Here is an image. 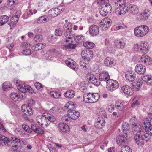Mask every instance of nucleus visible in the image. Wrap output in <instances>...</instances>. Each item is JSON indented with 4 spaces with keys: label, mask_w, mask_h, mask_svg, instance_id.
I'll return each mask as SVG.
<instances>
[{
    "label": "nucleus",
    "mask_w": 152,
    "mask_h": 152,
    "mask_svg": "<svg viewBox=\"0 0 152 152\" xmlns=\"http://www.w3.org/2000/svg\"><path fill=\"white\" fill-rule=\"evenodd\" d=\"M23 143V141L17 137H13L9 138L5 136L0 135V147L6 145L18 148L20 145Z\"/></svg>",
    "instance_id": "1"
},
{
    "label": "nucleus",
    "mask_w": 152,
    "mask_h": 152,
    "mask_svg": "<svg viewBox=\"0 0 152 152\" xmlns=\"http://www.w3.org/2000/svg\"><path fill=\"white\" fill-rule=\"evenodd\" d=\"M81 56L83 60L80 61V65L83 68L86 67V65L88 64L90 60L93 57V53L92 51L88 50V51L83 50L81 52Z\"/></svg>",
    "instance_id": "2"
},
{
    "label": "nucleus",
    "mask_w": 152,
    "mask_h": 152,
    "mask_svg": "<svg viewBox=\"0 0 152 152\" xmlns=\"http://www.w3.org/2000/svg\"><path fill=\"white\" fill-rule=\"evenodd\" d=\"M101 4V7L99 11L102 16H105L111 12L112 8L109 3V0H99Z\"/></svg>",
    "instance_id": "3"
},
{
    "label": "nucleus",
    "mask_w": 152,
    "mask_h": 152,
    "mask_svg": "<svg viewBox=\"0 0 152 152\" xmlns=\"http://www.w3.org/2000/svg\"><path fill=\"white\" fill-rule=\"evenodd\" d=\"M149 27L146 25H141L136 27L134 30L135 36L138 37H142L148 33Z\"/></svg>",
    "instance_id": "4"
},
{
    "label": "nucleus",
    "mask_w": 152,
    "mask_h": 152,
    "mask_svg": "<svg viewBox=\"0 0 152 152\" xmlns=\"http://www.w3.org/2000/svg\"><path fill=\"white\" fill-rule=\"evenodd\" d=\"M64 9L63 7L62 6H59L57 8L52 9L48 12V16L51 18L56 17L62 12Z\"/></svg>",
    "instance_id": "5"
},
{
    "label": "nucleus",
    "mask_w": 152,
    "mask_h": 152,
    "mask_svg": "<svg viewBox=\"0 0 152 152\" xmlns=\"http://www.w3.org/2000/svg\"><path fill=\"white\" fill-rule=\"evenodd\" d=\"M36 118L37 122L42 127L46 128L49 125V123H48V120L47 119L44 113L42 115L37 116Z\"/></svg>",
    "instance_id": "6"
},
{
    "label": "nucleus",
    "mask_w": 152,
    "mask_h": 152,
    "mask_svg": "<svg viewBox=\"0 0 152 152\" xmlns=\"http://www.w3.org/2000/svg\"><path fill=\"white\" fill-rule=\"evenodd\" d=\"M106 83L107 89L111 92L114 91L119 87L118 83L115 80L110 79L106 82Z\"/></svg>",
    "instance_id": "7"
},
{
    "label": "nucleus",
    "mask_w": 152,
    "mask_h": 152,
    "mask_svg": "<svg viewBox=\"0 0 152 152\" xmlns=\"http://www.w3.org/2000/svg\"><path fill=\"white\" fill-rule=\"evenodd\" d=\"M144 132H142L140 134L135 135L134 137V140L136 143L138 145H141L143 144L145 140L147 141L145 138V136Z\"/></svg>",
    "instance_id": "8"
},
{
    "label": "nucleus",
    "mask_w": 152,
    "mask_h": 152,
    "mask_svg": "<svg viewBox=\"0 0 152 152\" xmlns=\"http://www.w3.org/2000/svg\"><path fill=\"white\" fill-rule=\"evenodd\" d=\"M111 20L108 18H105L102 19L100 23V27L102 30H107L111 24Z\"/></svg>",
    "instance_id": "9"
},
{
    "label": "nucleus",
    "mask_w": 152,
    "mask_h": 152,
    "mask_svg": "<svg viewBox=\"0 0 152 152\" xmlns=\"http://www.w3.org/2000/svg\"><path fill=\"white\" fill-rule=\"evenodd\" d=\"M99 26L96 25H93L89 27V33L92 37L96 36L99 34Z\"/></svg>",
    "instance_id": "10"
},
{
    "label": "nucleus",
    "mask_w": 152,
    "mask_h": 152,
    "mask_svg": "<svg viewBox=\"0 0 152 152\" xmlns=\"http://www.w3.org/2000/svg\"><path fill=\"white\" fill-rule=\"evenodd\" d=\"M65 62L67 66L75 71H77L78 70V66L75 61L72 59L70 58L67 59L65 61Z\"/></svg>",
    "instance_id": "11"
},
{
    "label": "nucleus",
    "mask_w": 152,
    "mask_h": 152,
    "mask_svg": "<svg viewBox=\"0 0 152 152\" xmlns=\"http://www.w3.org/2000/svg\"><path fill=\"white\" fill-rule=\"evenodd\" d=\"M22 111L26 115H31L33 114V111L29 105L26 104L23 105L21 107Z\"/></svg>",
    "instance_id": "12"
},
{
    "label": "nucleus",
    "mask_w": 152,
    "mask_h": 152,
    "mask_svg": "<svg viewBox=\"0 0 152 152\" xmlns=\"http://www.w3.org/2000/svg\"><path fill=\"white\" fill-rule=\"evenodd\" d=\"M146 71V67L141 64H137L135 67V71L139 74L144 75Z\"/></svg>",
    "instance_id": "13"
},
{
    "label": "nucleus",
    "mask_w": 152,
    "mask_h": 152,
    "mask_svg": "<svg viewBox=\"0 0 152 152\" xmlns=\"http://www.w3.org/2000/svg\"><path fill=\"white\" fill-rule=\"evenodd\" d=\"M127 135H121L118 136L116 139L117 144L119 145H123L126 143L127 141Z\"/></svg>",
    "instance_id": "14"
},
{
    "label": "nucleus",
    "mask_w": 152,
    "mask_h": 152,
    "mask_svg": "<svg viewBox=\"0 0 152 152\" xmlns=\"http://www.w3.org/2000/svg\"><path fill=\"white\" fill-rule=\"evenodd\" d=\"M149 45L145 41H142L140 43V52L145 53L149 50Z\"/></svg>",
    "instance_id": "15"
},
{
    "label": "nucleus",
    "mask_w": 152,
    "mask_h": 152,
    "mask_svg": "<svg viewBox=\"0 0 152 152\" xmlns=\"http://www.w3.org/2000/svg\"><path fill=\"white\" fill-rule=\"evenodd\" d=\"M141 62L144 64L149 65L152 62L151 58L145 54L142 55L140 58Z\"/></svg>",
    "instance_id": "16"
},
{
    "label": "nucleus",
    "mask_w": 152,
    "mask_h": 152,
    "mask_svg": "<svg viewBox=\"0 0 152 152\" xmlns=\"http://www.w3.org/2000/svg\"><path fill=\"white\" fill-rule=\"evenodd\" d=\"M58 128L59 132L61 133H66L69 130V126L66 124L63 123H60L58 125Z\"/></svg>",
    "instance_id": "17"
},
{
    "label": "nucleus",
    "mask_w": 152,
    "mask_h": 152,
    "mask_svg": "<svg viewBox=\"0 0 152 152\" xmlns=\"http://www.w3.org/2000/svg\"><path fill=\"white\" fill-rule=\"evenodd\" d=\"M99 79L100 81H106L107 82L110 80V76L107 71H104L100 73L99 76Z\"/></svg>",
    "instance_id": "18"
},
{
    "label": "nucleus",
    "mask_w": 152,
    "mask_h": 152,
    "mask_svg": "<svg viewBox=\"0 0 152 152\" xmlns=\"http://www.w3.org/2000/svg\"><path fill=\"white\" fill-rule=\"evenodd\" d=\"M105 122L104 119L102 118H98L95 120L94 126L96 128L102 129L104 126Z\"/></svg>",
    "instance_id": "19"
},
{
    "label": "nucleus",
    "mask_w": 152,
    "mask_h": 152,
    "mask_svg": "<svg viewBox=\"0 0 152 152\" xmlns=\"http://www.w3.org/2000/svg\"><path fill=\"white\" fill-rule=\"evenodd\" d=\"M67 114L68 117L73 120L77 119L80 115L79 112L75 110L73 111H67Z\"/></svg>",
    "instance_id": "20"
},
{
    "label": "nucleus",
    "mask_w": 152,
    "mask_h": 152,
    "mask_svg": "<svg viewBox=\"0 0 152 152\" xmlns=\"http://www.w3.org/2000/svg\"><path fill=\"white\" fill-rule=\"evenodd\" d=\"M121 90L124 93L129 96H131L134 93L132 88L127 85L123 86Z\"/></svg>",
    "instance_id": "21"
},
{
    "label": "nucleus",
    "mask_w": 152,
    "mask_h": 152,
    "mask_svg": "<svg viewBox=\"0 0 152 152\" xmlns=\"http://www.w3.org/2000/svg\"><path fill=\"white\" fill-rule=\"evenodd\" d=\"M125 77L127 80L132 82L134 81L136 78V74L134 72L131 71H129L126 72Z\"/></svg>",
    "instance_id": "22"
},
{
    "label": "nucleus",
    "mask_w": 152,
    "mask_h": 152,
    "mask_svg": "<svg viewBox=\"0 0 152 152\" xmlns=\"http://www.w3.org/2000/svg\"><path fill=\"white\" fill-rule=\"evenodd\" d=\"M71 32V29H70L69 28H68L66 31L64 33L65 38L64 39V41L65 42H67V41H72L71 36L72 35V34Z\"/></svg>",
    "instance_id": "23"
},
{
    "label": "nucleus",
    "mask_w": 152,
    "mask_h": 152,
    "mask_svg": "<svg viewBox=\"0 0 152 152\" xmlns=\"http://www.w3.org/2000/svg\"><path fill=\"white\" fill-rule=\"evenodd\" d=\"M128 11H130L134 14L137 13L138 12V8L137 7L133 4H129L127 5V7H126Z\"/></svg>",
    "instance_id": "24"
},
{
    "label": "nucleus",
    "mask_w": 152,
    "mask_h": 152,
    "mask_svg": "<svg viewBox=\"0 0 152 152\" xmlns=\"http://www.w3.org/2000/svg\"><path fill=\"white\" fill-rule=\"evenodd\" d=\"M134 126L132 129L134 134L138 135L139 134H140L142 132H144V131H142L141 127L140 124H136Z\"/></svg>",
    "instance_id": "25"
},
{
    "label": "nucleus",
    "mask_w": 152,
    "mask_h": 152,
    "mask_svg": "<svg viewBox=\"0 0 152 152\" xmlns=\"http://www.w3.org/2000/svg\"><path fill=\"white\" fill-rule=\"evenodd\" d=\"M104 64L107 66H114L115 64V61L113 58L107 57L105 59Z\"/></svg>",
    "instance_id": "26"
},
{
    "label": "nucleus",
    "mask_w": 152,
    "mask_h": 152,
    "mask_svg": "<svg viewBox=\"0 0 152 152\" xmlns=\"http://www.w3.org/2000/svg\"><path fill=\"white\" fill-rule=\"evenodd\" d=\"M128 11L127 9L124 6L119 7L116 9L115 12L117 15H123Z\"/></svg>",
    "instance_id": "27"
},
{
    "label": "nucleus",
    "mask_w": 152,
    "mask_h": 152,
    "mask_svg": "<svg viewBox=\"0 0 152 152\" xmlns=\"http://www.w3.org/2000/svg\"><path fill=\"white\" fill-rule=\"evenodd\" d=\"M114 45L118 48L123 49L124 47L125 43L123 40H119L115 41Z\"/></svg>",
    "instance_id": "28"
},
{
    "label": "nucleus",
    "mask_w": 152,
    "mask_h": 152,
    "mask_svg": "<svg viewBox=\"0 0 152 152\" xmlns=\"http://www.w3.org/2000/svg\"><path fill=\"white\" fill-rule=\"evenodd\" d=\"M15 81L16 85L17 86L18 88L20 91L24 93L26 92V88H25V87L23 86L20 81L18 80H15L14 81V82H15Z\"/></svg>",
    "instance_id": "29"
},
{
    "label": "nucleus",
    "mask_w": 152,
    "mask_h": 152,
    "mask_svg": "<svg viewBox=\"0 0 152 152\" xmlns=\"http://www.w3.org/2000/svg\"><path fill=\"white\" fill-rule=\"evenodd\" d=\"M31 131H33L34 132L37 133L42 134L44 133V131L40 128H39L36 124H32L31 126Z\"/></svg>",
    "instance_id": "30"
},
{
    "label": "nucleus",
    "mask_w": 152,
    "mask_h": 152,
    "mask_svg": "<svg viewBox=\"0 0 152 152\" xmlns=\"http://www.w3.org/2000/svg\"><path fill=\"white\" fill-rule=\"evenodd\" d=\"M142 80L146 82L149 85H152V77L150 75L148 74L142 77Z\"/></svg>",
    "instance_id": "31"
},
{
    "label": "nucleus",
    "mask_w": 152,
    "mask_h": 152,
    "mask_svg": "<svg viewBox=\"0 0 152 152\" xmlns=\"http://www.w3.org/2000/svg\"><path fill=\"white\" fill-rule=\"evenodd\" d=\"M148 131H147L145 129V131H144V133L145 134V136L147 140H149L151 138L152 136V125L151 126H148Z\"/></svg>",
    "instance_id": "32"
},
{
    "label": "nucleus",
    "mask_w": 152,
    "mask_h": 152,
    "mask_svg": "<svg viewBox=\"0 0 152 152\" xmlns=\"http://www.w3.org/2000/svg\"><path fill=\"white\" fill-rule=\"evenodd\" d=\"M75 94V92L74 90L69 89L64 93V96L67 98L71 99L74 97Z\"/></svg>",
    "instance_id": "33"
},
{
    "label": "nucleus",
    "mask_w": 152,
    "mask_h": 152,
    "mask_svg": "<svg viewBox=\"0 0 152 152\" xmlns=\"http://www.w3.org/2000/svg\"><path fill=\"white\" fill-rule=\"evenodd\" d=\"M151 125H152V117H148L145 120L142 125V127L143 129H145L146 130L148 126Z\"/></svg>",
    "instance_id": "34"
},
{
    "label": "nucleus",
    "mask_w": 152,
    "mask_h": 152,
    "mask_svg": "<svg viewBox=\"0 0 152 152\" xmlns=\"http://www.w3.org/2000/svg\"><path fill=\"white\" fill-rule=\"evenodd\" d=\"M150 12L149 10L146 9L144 10L141 14L140 18L141 19L145 20H147L150 15Z\"/></svg>",
    "instance_id": "35"
},
{
    "label": "nucleus",
    "mask_w": 152,
    "mask_h": 152,
    "mask_svg": "<svg viewBox=\"0 0 152 152\" xmlns=\"http://www.w3.org/2000/svg\"><path fill=\"white\" fill-rule=\"evenodd\" d=\"M49 94L51 97L55 99H58L61 96L60 92L57 91H51L50 92Z\"/></svg>",
    "instance_id": "36"
},
{
    "label": "nucleus",
    "mask_w": 152,
    "mask_h": 152,
    "mask_svg": "<svg viewBox=\"0 0 152 152\" xmlns=\"http://www.w3.org/2000/svg\"><path fill=\"white\" fill-rule=\"evenodd\" d=\"M9 20V18L7 15H2L0 17V26L6 23Z\"/></svg>",
    "instance_id": "37"
},
{
    "label": "nucleus",
    "mask_w": 152,
    "mask_h": 152,
    "mask_svg": "<svg viewBox=\"0 0 152 152\" xmlns=\"http://www.w3.org/2000/svg\"><path fill=\"white\" fill-rule=\"evenodd\" d=\"M75 107L74 104L72 102L71 104H66L64 106V109L66 110L67 111H73L75 110Z\"/></svg>",
    "instance_id": "38"
},
{
    "label": "nucleus",
    "mask_w": 152,
    "mask_h": 152,
    "mask_svg": "<svg viewBox=\"0 0 152 152\" xmlns=\"http://www.w3.org/2000/svg\"><path fill=\"white\" fill-rule=\"evenodd\" d=\"M45 44L43 43H38L33 45L32 49L35 50H39L44 48Z\"/></svg>",
    "instance_id": "39"
},
{
    "label": "nucleus",
    "mask_w": 152,
    "mask_h": 152,
    "mask_svg": "<svg viewBox=\"0 0 152 152\" xmlns=\"http://www.w3.org/2000/svg\"><path fill=\"white\" fill-rule=\"evenodd\" d=\"M142 80H140L135 81L133 84V86H134V89L136 91H138L140 86L142 85Z\"/></svg>",
    "instance_id": "40"
},
{
    "label": "nucleus",
    "mask_w": 152,
    "mask_h": 152,
    "mask_svg": "<svg viewBox=\"0 0 152 152\" xmlns=\"http://www.w3.org/2000/svg\"><path fill=\"white\" fill-rule=\"evenodd\" d=\"M122 128L123 132L125 133L126 135H127L128 131H129L130 129L129 124L127 123H124L122 126Z\"/></svg>",
    "instance_id": "41"
},
{
    "label": "nucleus",
    "mask_w": 152,
    "mask_h": 152,
    "mask_svg": "<svg viewBox=\"0 0 152 152\" xmlns=\"http://www.w3.org/2000/svg\"><path fill=\"white\" fill-rule=\"evenodd\" d=\"M44 113L45 116L46 117L47 119L48 120V123H49V124L50 122H53L55 121L56 119L53 116L50 114L46 113Z\"/></svg>",
    "instance_id": "42"
},
{
    "label": "nucleus",
    "mask_w": 152,
    "mask_h": 152,
    "mask_svg": "<svg viewBox=\"0 0 152 152\" xmlns=\"http://www.w3.org/2000/svg\"><path fill=\"white\" fill-rule=\"evenodd\" d=\"M124 103L123 102H121L118 101L115 104V107L117 110L121 111L124 108Z\"/></svg>",
    "instance_id": "43"
},
{
    "label": "nucleus",
    "mask_w": 152,
    "mask_h": 152,
    "mask_svg": "<svg viewBox=\"0 0 152 152\" xmlns=\"http://www.w3.org/2000/svg\"><path fill=\"white\" fill-rule=\"evenodd\" d=\"M97 114L99 116H103L104 118H106L107 115L105 114V112L102 108H99L97 109L96 110Z\"/></svg>",
    "instance_id": "44"
},
{
    "label": "nucleus",
    "mask_w": 152,
    "mask_h": 152,
    "mask_svg": "<svg viewBox=\"0 0 152 152\" xmlns=\"http://www.w3.org/2000/svg\"><path fill=\"white\" fill-rule=\"evenodd\" d=\"M73 42L72 41H72L69 42L67 41V42H66L67 43H68V44L66 45V46L64 47V49L65 50L66 49H74L76 47V45L75 44H73Z\"/></svg>",
    "instance_id": "45"
},
{
    "label": "nucleus",
    "mask_w": 152,
    "mask_h": 152,
    "mask_svg": "<svg viewBox=\"0 0 152 152\" xmlns=\"http://www.w3.org/2000/svg\"><path fill=\"white\" fill-rule=\"evenodd\" d=\"M83 45L87 49H91L94 48L95 46V44L90 42L87 41L83 43Z\"/></svg>",
    "instance_id": "46"
},
{
    "label": "nucleus",
    "mask_w": 152,
    "mask_h": 152,
    "mask_svg": "<svg viewBox=\"0 0 152 152\" xmlns=\"http://www.w3.org/2000/svg\"><path fill=\"white\" fill-rule=\"evenodd\" d=\"M18 18L15 16H13L10 18V21L11 24L10 23L9 25L11 26L14 27L16 23L18 21Z\"/></svg>",
    "instance_id": "47"
},
{
    "label": "nucleus",
    "mask_w": 152,
    "mask_h": 152,
    "mask_svg": "<svg viewBox=\"0 0 152 152\" xmlns=\"http://www.w3.org/2000/svg\"><path fill=\"white\" fill-rule=\"evenodd\" d=\"M91 96L89 94V93L84 94L83 97V101L86 103H91V102H90V97H91Z\"/></svg>",
    "instance_id": "48"
},
{
    "label": "nucleus",
    "mask_w": 152,
    "mask_h": 152,
    "mask_svg": "<svg viewBox=\"0 0 152 152\" xmlns=\"http://www.w3.org/2000/svg\"><path fill=\"white\" fill-rule=\"evenodd\" d=\"M48 21V20L47 19L45 16H43L39 17L37 20V23H44Z\"/></svg>",
    "instance_id": "49"
},
{
    "label": "nucleus",
    "mask_w": 152,
    "mask_h": 152,
    "mask_svg": "<svg viewBox=\"0 0 152 152\" xmlns=\"http://www.w3.org/2000/svg\"><path fill=\"white\" fill-rule=\"evenodd\" d=\"M20 97V95L16 93H11L10 95V98L15 102L18 100Z\"/></svg>",
    "instance_id": "50"
},
{
    "label": "nucleus",
    "mask_w": 152,
    "mask_h": 152,
    "mask_svg": "<svg viewBox=\"0 0 152 152\" xmlns=\"http://www.w3.org/2000/svg\"><path fill=\"white\" fill-rule=\"evenodd\" d=\"M12 87V85L10 84L9 82H4L3 84L2 88L4 90H6L7 89L11 88Z\"/></svg>",
    "instance_id": "51"
},
{
    "label": "nucleus",
    "mask_w": 152,
    "mask_h": 152,
    "mask_svg": "<svg viewBox=\"0 0 152 152\" xmlns=\"http://www.w3.org/2000/svg\"><path fill=\"white\" fill-rule=\"evenodd\" d=\"M121 151L122 152H132V150L128 146L124 145L122 147Z\"/></svg>",
    "instance_id": "52"
},
{
    "label": "nucleus",
    "mask_w": 152,
    "mask_h": 152,
    "mask_svg": "<svg viewBox=\"0 0 152 152\" xmlns=\"http://www.w3.org/2000/svg\"><path fill=\"white\" fill-rule=\"evenodd\" d=\"M22 127L26 132L28 133H30L32 132L29 126L25 124H22Z\"/></svg>",
    "instance_id": "53"
},
{
    "label": "nucleus",
    "mask_w": 152,
    "mask_h": 152,
    "mask_svg": "<svg viewBox=\"0 0 152 152\" xmlns=\"http://www.w3.org/2000/svg\"><path fill=\"white\" fill-rule=\"evenodd\" d=\"M93 103L96 102H97L100 98L99 94L98 93H93Z\"/></svg>",
    "instance_id": "54"
},
{
    "label": "nucleus",
    "mask_w": 152,
    "mask_h": 152,
    "mask_svg": "<svg viewBox=\"0 0 152 152\" xmlns=\"http://www.w3.org/2000/svg\"><path fill=\"white\" fill-rule=\"evenodd\" d=\"M43 37L42 35H37L34 37V40L36 42H39L41 41Z\"/></svg>",
    "instance_id": "55"
},
{
    "label": "nucleus",
    "mask_w": 152,
    "mask_h": 152,
    "mask_svg": "<svg viewBox=\"0 0 152 152\" xmlns=\"http://www.w3.org/2000/svg\"><path fill=\"white\" fill-rule=\"evenodd\" d=\"M118 4H119V7L124 6L127 7V5H126V3L125 0H118L117 1Z\"/></svg>",
    "instance_id": "56"
},
{
    "label": "nucleus",
    "mask_w": 152,
    "mask_h": 152,
    "mask_svg": "<svg viewBox=\"0 0 152 152\" xmlns=\"http://www.w3.org/2000/svg\"><path fill=\"white\" fill-rule=\"evenodd\" d=\"M22 53L23 54L25 55H30L31 53V49L29 48L23 50L22 52Z\"/></svg>",
    "instance_id": "57"
},
{
    "label": "nucleus",
    "mask_w": 152,
    "mask_h": 152,
    "mask_svg": "<svg viewBox=\"0 0 152 152\" xmlns=\"http://www.w3.org/2000/svg\"><path fill=\"white\" fill-rule=\"evenodd\" d=\"M83 37L81 35H78L75 37V40L77 43H79L83 41Z\"/></svg>",
    "instance_id": "58"
},
{
    "label": "nucleus",
    "mask_w": 152,
    "mask_h": 152,
    "mask_svg": "<svg viewBox=\"0 0 152 152\" xmlns=\"http://www.w3.org/2000/svg\"><path fill=\"white\" fill-rule=\"evenodd\" d=\"M34 86L39 91H42L43 87L42 85L39 82H36L34 84Z\"/></svg>",
    "instance_id": "59"
},
{
    "label": "nucleus",
    "mask_w": 152,
    "mask_h": 152,
    "mask_svg": "<svg viewBox=\"0 0 152 152\" xmlns=\"http://www.w3.org/2000/svg\"><path fill=\"white\" fill-rule=\"evenodd\" d=\"M30 44L26 42H23L20 45V47L22 48L23 50L28 48L30 46Z\"/></svg>",
    "instance_id": "60"
},
{
    "label": "nucleus",
    "mask_w": 152,
    "mask_h": 152,
    "mask_svg": "<svg viewBox=\"0 0 152 152\" xmlns=\"http://www.w3.org/2000/svg\"><path fill=\"white\" fill-rule=\"evenodd\" d=\"M63 31L60 28L56 29L55 30V34L56 35L61 36L62 35Z\"/></svg>",
    "instance_id": "61"
},
{
    "label": "nucleus",
    "mask_w": 152,
    "mask_h": 152,
    "mask_svg": "<svg viewBox=\"0 0 152 152\" xmlns=\"http://www.w3.org/2000/svg\"><path fill=\"white\" fill-rule=\"evenodd\" d=\"M24 87L26 88V91H27L30 93H32L34 92V90L32 88L28 85H24Z\"/></svg>",
    "instance_id": "62"
},
{
    "label": "nucleus",
    "mask_w": 152,
    "mask_h": 152,
    "mask_svg": "<svg viewBox=\"0 0 152 152\" xmlns=\"http://www.w3.org/2000/svg\"><path fill=\"white\" fill-rule=\"evenodd\" d=\"M14 46V45L13 43H12L10 44H8L6 46V47L9 50V51L10 53L12 52L13 50L11 49H12Z\"/></svg>",
    "instance_id": "63"
},
{
    "label": "nucleus",
    "mask_w": 152,
    "mask_h": 152,
    "mask_svg": "<svg viewBox=\"0 0 152 152\" xmlns=\"http://www.w3.org/2000/svg\"><path fill=\"white\" fill-rule=\"evenodd\" d=\"M137 121V119L135 118V117L134 116L130 120V122L133 125H136V122Z\"/></svg>",
    "instance_id": "64"
}]
</instances>
